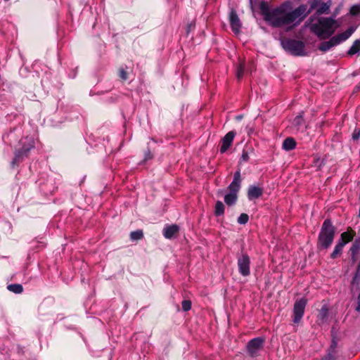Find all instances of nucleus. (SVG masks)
Here are the masks:
<instances>
[{
	"mask_svg": "<svg viewBox=\"0 0 360 360\" xmlns=\"http://www.w3.org/2000/svg\"><path fill=\"white\" fill-rule=\"evenodd\" d=\"M242 158L243 159V160L247 161L248 160V153H243V154L242 155Z\"/></svg>",
	"mask_w": 360,
	"mask_h": 360,
	"instance_id": "nucleus-34",
	"label": "nucleus"
},
{
	"mask_svg": "<svg viewBox=\"0 0 360 360\" xmlns=\"http://www.w3.org/2000/svg\"><path fill=\"white\" fill-rule=\"evenodd\" d=\"M237 199L238 195L232 193H229L224 196V202L229 206L236 204Z\"/></svg>",
	"mask_w": 360,
	"mask_h": 360,
	"instance_id": "nucleus-19",
	"label": "nucleus"
},
{
	"mask_svg": "<svg viewBox=\"0 0 360 360\" xmlns=\"http://www.w3.org/2000/svg\"><path fill=\"white\" fill-rule=\"evenodd\" d=\"M229 23L232 31L235 34H238L240 32L242 23L236 13V11L231 8L229 13Z\"/></svg>",
	"mask_w": 360,
	"mask_h": 360,
	"instance_id": "nucleus-10",
	"label": "nucleus"
},
{
	"mask_svg": "<svg viewBox=\"0 0 360 360\" xmlns=\"http://www.w3.org/2000/svg\"><path fill=\"white\" fill-rule=\"evenodd\" d=\"M235 136L236 132L234 131H230L223 137L221 139V146L220 148V152L221 153H225L231 146Z\"/></svg>",
	"mask_w": 360,
	"mask_h": 360,
	"instance_id": "nucleus-11",
	"label": "nucleus"
},
{
	"mask_svg": "<svg viewBox=\"0 0 360 360\" xmlns=\"http://www.w3.org/2000/svg\"><path fill=\"white\" fill-rule=\"evenodd\" d=\"M281 45L286 51L293 56H303L306 55L305 45L301 41L293 39H285L282 40Z\"/></svg>",
	"mask_w": 360,
	"mask_h": 360,
	"instance_id": "nucleus-5",
	"label": "nucleus"
},
{
	"mask_svg": "<svg viewBox=\"0 0 360 360\" xmlns=\"http://www.w3.org/2000/svg\"><path fill=\"white\" fill-rule=\"evenodd\" d=\"M360 52V39H356L354 42L349 51H347V54L349 56H353L356 53Z\"/></svg>",
	"mask_w": 360,
	"mask_h": 360,
	"instance_id": "nucleus-20",
	"label": "nucleus"
},
{
	"mask_svg": "<svg viewBox=\"0 0 360 360\" xmlns=\"http://www.w3.org/2000/svg\"><path fill=\"white\" fill-rule=\"evenodd\" d=\"M321 360H336V358L335 354H332V352H329Z\"/></svg>",
	"mask_w": 360,
	"mask_h": 360,
	"instance_id": "nucleus-33",
	"label": "nucleus"
},
{
	"mask_svg": "<svg viewBox=\"0 0 360 360\" xmlns=\"http://www.w3.org/2000/svg\"><path fill=\"white\" fill-rule=\"evenodd\" d=\"M331 5V0H328L326 2H321L316 11V14L318 15H321L322 14H328Z\"/></svg>",
	"mask_w": 360,
	"mask_h": 360,
	"instance_id": "nucleus-15",
	"label": "nucleus"
},
{
	"mask_svg": "<svg viewBox=\"0 0 360 360\" xmlns=\"http://www.w3.org/2000/svg\"><path fill=\"white\" fill-rule=\"evenodd\" d=\"M119 76L123 80H126L128 78L127 77V72L123 68H120V70H119Z\"/></svg>",
	"mask_w": 360,
	"mask_h": 360,
	"instance_id": "nucleus-32",
	"label": "nucleus"
},
{
	"mask_svg": "<svg viewBox=\"0 0 360 360\" xmlns=\"http://www.w3.org/2000/svg\"><path fill=\"white\" fill-rule=\"evenodd\" d=\"M304 123L303 112H302L294 118L292 121V125L299 129L302 126L304 125Z\"/></svg>",
	"mask_w": 360,
	"mask_h": 360,
	"instance_id": "nucleus-21",
	"label": "nucleus"
},
{
	"mask_svg": "<svg viewBox=\"0 0 360 360\" xmlns=\"http://www.w3.org/2000/svg\"><path fill=\"white\" fill-rule=\"evenodd\" d=\"M181 307L184 311H188L191 308V302L190 300H184L181 302Z\"/></svg>",
	"mask_w": 360,
	"mask_h": 360,
	"instance_id": "nucleus-29",
	"label": "nucleus"
},
{
	"mask_svg": "<svg viewBox=\"0 0 360 360\" xmlns=\"http://www.w3.org/2000/svg\"><path fill=\"white\" fill-rule=\"evenodd\" d=\"M359 217H360V209H359Z\"/></svg>",
	"mask_w": 360,
	"mask_h": 360,
	"instance_id": "nucleus-38",
	"label": "nucleus"
},
{
	"mask_svg": "<svg viewBox=\"0 0 360 360\" xmlns=\"http://www.w3.org/2000/svg\"><path fill=\"white\" fill-rule=\"evenodd\" d=\"M353 234L349 233V232H343L340 235V238L339 239V241L345 242V245L349 241L352 240L353 239Z\"/></svg>",
	"mask_w": 360,
	"mask_h": 360,
	"instance_id": "nucleus-25",
	"label": "nucleus"
},
{
	"mask_svg": "<svg viewBox=\"0 0 360 360\" xmlns=\"http://www.w3.org/2000/svg\"><path fill=\"white\" fill-rule=\"evenodd\" d=\"M360 13V6L359 5H354L350 8V13L352 15H356Z\"/></svg>",
	"mask_w": 360,
	"mask_h": 360,
	"instance_id": "nucleus-30",
	"label": "nucleus"
},
{
	"mask_svg": "<svg viewBox=\"0 0 360 360\" xmlns=\"http://www.w3.org/2000/svg\"><path fill=\"white\" fill-rule=\"evenodd\" d=\"M296 146V141L292 137H288L285 139L282 145V148L283 150L286 151H290L294 149Z\"/></svg>",
	"mask_w": 360,
	"mask_h": 360,
	"instance_id": "nucleus-16",
	"label": "nucleus"
},
{
	"mask_svg": "<svg viewBox=\"0 0 360 360\" xmlns=\"http://www.w3.org/2000/svg\"><path fill=\"white\" fill-rule=\"evenodd\" d=\"M248 219H249V216L245 213H242L238 217L237 221L240 224H245L248 221Z\"/></svg>",
	"mask_w": 360,
	"mask_h": 360,
	"instance_id": "nucleus-28",
	"label": "nucleus"
},
{
	"mask_svg": "<svg viewBox=\"0 0 360 360\" xmlns=\"http://www.w3.org/2000/svg\"><path fill=\"white\" fill-rule=\"evenodd\" d=\"M263 188L255 185L250 186H249L248 190V198L250 200L257 199L263 195Z\"/></svg>",
	"mask_w": 360,
	"mask_h": 360,
	"instance_id": "nucleus-13",
	"label": "nucleus"
},
{
	"mask_svg": "<svg viewBox=\"0 0 360 360\" xmlns=\"http://www.w3.org/2000/svg\"><path fill=\"white\" fill-rule=\"evenodd\" d=\"M224 213V205L221 201L218 200L214 207V214L217 217L221 216Z\"/></svg>",
	"mask_w": 360,
	"mask_h": 360,
	"instance_id": "nucleus-22",
	"label": "nucleus"
},
{
	"mask_svg": "<svg viewBox=\"0 0 360 360\" xmlns=\"http://www.w3.org/2000/svg\"><path fill=\"white\" fill-rule=\"evenodd\" d=\"M237 265L239 273L243 276L250 274V258L246 252H241L237 256Z\"/></svg>",
	"mask_w": 360,
	"mask_h": 360,
	"instance_id": "nucleus-8",
	"label": "nucleus"
},
{
	"mask_svg": "<svg viewBox=\"0 0 360 360\" xmlns=\"http://www.w3.org/2000/svg\"><path fill=\"white\" fill-rule=\"evenodd\" d=\"M335 347V342H333V343L331 345V349H332V350H333Z\"/></svg>",
	"mask_w": 360,
	"mask_h": 360,
	"instance_id": "nucleus-36",
	"label": "nucleus"
},
{
	"mask_svg": "<svg viewBox=\"0 0 360 360\" xmlns=\"http://www.w3.org/2000/svg\"><path fill=\"white\" fill-rule=\"evenodd\" d=\"M352 137L354 141H358L360 139V128L354 129Z\"/></svg>",
	"mask_w": 360,
	"mask_h": 360,
	"instance_id": "nucleus-31",
	"label": "nucleus"
},
{
	"mask_svg": "<svg viewBox=\"0 0 360 360\" xmlns=\"http://www.w3.org/2000/svg\"><path fill=\"white\" fill-rule=\"evenodd\" d=\"M265 339L257 337L250 340L246 345V350L248 355L252 358L260 355L264 347Z\"/></svg>",
	"mask_w": 360,
	"mask_h": 360,
	"instance_id": "nucleus-7",
	"label": "nucleus"
},
{
	"mask_svg": "<svg viewBox=\"0 0 360 360\" xmlns=\"http://www.w3.org/2000/svg\"><path fill=\"white\" fill-rule=\"evenodd\" d=\"M244 71H245L244 63L243 62H240L236 68V76H237L238 79H240L243 77V76L244 75Z\"/></svg>",
	"mask_w": 360,
	"mask_h": 360,
	"instance_id": "nucleus-27",
	"label": "nucleus"
},
{
	"mask_svg": "<svg viewBox=\"0 0 360 360\" xmlns=\"http://www.w3.org/2000/svg\"><path fill=\"white\" fill-rule=\"evenodd\" d=\"M307 6L301 4L295 9L292 3L286 1L276 7H271L266 1L261 2L259 9L264 21L274 28H286L287 30L298 26L314 9H317L320 0H308Z\"/></svg>",
	"mask_w": 360,
	"mask_h": 360,
	"instance_id": "nucleus-1",
	"label": "nucleus"
},
{
	"mask_svg": "<svg viewBox=\"0 0 360 360\" xmlns=\"http://www.w3.org/2000/svg\"><path fill=\"white\" fill-rule=\"evenodd\" d=\"M338 27L333 18L321 17L311 26V30L320 39L329 38Z\"/></svg>",
	"mask_w": 360,
	"mask_h": 360,
	"instance_id": "nucleus-2",
	"label": "nucleus"
},
{
	"mask_svg": "<svg viewBox=\"0 0 360 360\" xmlns=\"http://www.w3.org/2000/svg\"><path fill=\"white\" fill-rule=\"evenodd\" d=\"M360 249V238H356L354 242L353 243L351 248H350V252L352 256V259L355 260L356 257L359 252V250Z\"/></svg>",
	"mask_w": 360,
	"mask_h": 360,
	"instance_id": "nucleus-17",
	"label": "nucleus"
},
{
	"mask_svg": "<svg viewBox=\"0 0 360 360\" xmlns=\"http://www.w3.org/2000/svg\"><path fill=\"white\" fill-rule=\"evenodd\" d=\"M335 234V229L330 219H326L321 228L316 244L319 251L326 250L332 245Z\"/></svg>",
	"mask_w": 360,
	"mask_h": 360,
	"instance_id": "nucleus-3",
	"label": "nucleus"
},
{
	"mask_svg": "<svg viewBox=\"0 0 360 360\" xmlns=\"http://www.w3.org/2000/svg\"><path fill=\"white\" fill-rule=\"evenodd\" d=\"M328 309L326 306H323L319 313V319L323 321L328 316Z\"/></svg>",
	"mask_w": 360,
	"mask_h": 360,
	"instance_id": "nucleus-26",
	"label": "nucleus"
},
{
	"mask_svg": "<svg viewBox=\"0 0 360 360\" xmlns=\"http://www.w3.org/2000/svg\"><path fill=\"white\" fill-rule=\"evenodd\" d=\"M8 290L16 294H20L23 291V288L21 284H10L7 287Z\"/></svg>",
	"mask_w": 360,
	"mask_h": 360,
	"instance_id": "nucleus-23",
	"label": "nucleus"
},
{
	"mask_svg": "<svg viewBox=\"0 0 360 360\" xmlns=\"http://www.w3.org/2000/svg\"><path fill=\"white\" fill-rule=\"evenodd\" d=\"M344 246L345 242L338 240V243L335 245L334 248L333 252L330 254V257L332 259L337 258L342 253Z\"/></svg>",
	"mask_w": 360,
	"mask_h": 360,
	"instance_id": "nucleus-18",
	"label": "nucleus"
},
{
	"mask_svg": "<svg viewBox=\"0 0 360 360\" xmlns=\"http://www.w3.org/2000/svg\"><path fill=\"white\" fill-rule=\"evenodd\" d=\"M354 31V28L349 27L345 32L331 37L328 41L321 42L319 46V50L323 52L330 50L333 46L346 41L352 34Z\"/></svg>",
	"mask_w": 360,
	"mask_h": 360,
	"instance_id": "nucleus-4",
	"label": "nucleus"
},
{
	"mask_svg": "<svg viewBox=\"0 0 360 360\" xmlns=\"http://www.w3.org/2000/svg\"><path fill=\"white\" fill-rule=\"evenodd\" d=\"M338 13V11H335V12L334 13V15H333L334 18L337 15Z\"/></svg>",
	"mask_w": 360,
	"mask_h": 360,
	"instance_id": "nucleus-37",
	"label": "nucleus"
},
{
	"mask_svg": "<svg viewBox=\"0 0 360 360\" xmlns=\"http://www.w3.org/2000/svg\"><path fill=\"white\" fill-rule=\"evenodd\" d=\"M23 146L20 149L16 150L14 153V158L11 161V167H15L21 162L25 158L28 156L30 150L34 148V141L32 139H25Z\"/></svg>",
	"mask_w": 360,
	"mask_h": 360,
	"instance_id": "nucleus-6",
	"label": "nucleus"
},
{
	"mask_svg": "<svg viewBox=\"0 0 360 360\" xmlns=\"http://www.w3.org/2000/svg\"><path fill=\"white\" fill-rule=\"evenodd\" d=\"M241 186V178H240V172L237 171L234 173L233 179L232 182L229 186L228 188L229 190V193H235L238 195V193Z\"/></svg>",
	"mask_w": 360,
	"mask_h": 360,
	"instance_id": "nucleus-12",
	"label": "nucleus"
},
{
	"mask_svg": "<svg viewBox=\"0 0 360 360\" xmlns=\"http://www.w3.org/2000/svg\"><path fill=\"white\" fill-rule=\"evenodd\" d=\"M179 227L176 224H172L166 226L162 231L163 236L167 238L171 239L179 233Z\"/></svg>",
	"mask_w": 360,
	"mask_h": 360,
	"instance_id": "nucleus-14",
	"label": "nucleus"
},
{
	"mask_svg": "<svg viewBox=\"0 0 360 360\" xmlns=\"http://www.w3.org/2000/svg\"><path fill=\"white\" fill-rule=\"evenodd\" d=\"M307 300L304 297L296 300L293 306L292 321L298 323L303 317L305 307L307 305Z\"/></svg>",
	"mask_w": 360,
	"mask_h": 360,
	"instance_id": "nucleus-9",
	"label": "nucleus"
},
{
	"mask_svg": "<svg viewBox=\"0 0 360 360\" xmlns=\"http://www.w3.org/2000/svg\"><path fill=\"white\" fill-rule=\"evenodd\" d=\"M143 238V232L142 230H136L131 232L130 239L132 241L139 240Z\"/></svg>",
	"mask_w": 360,
	"mask_h": 360,
	"instance_id": "nucleus-24",
	"label": "nucleus"
},
{
	"mask_svg": "<svg viewBox=\"0 0 360 360\" xmlns=\"http://www.w3.org/2000/svg\"><path fill=\"white\" fill-rule=\"evenodd\" d=\"M152 158L151 155H150V152L148 151V153L146 155V160H148V159H150Z\"/></svg>",
	"mask_w": 360,
	"mask_h": 360,
	"instance_id": "nucleus-35",
	"label": "nucleus"
}]
</instances>
